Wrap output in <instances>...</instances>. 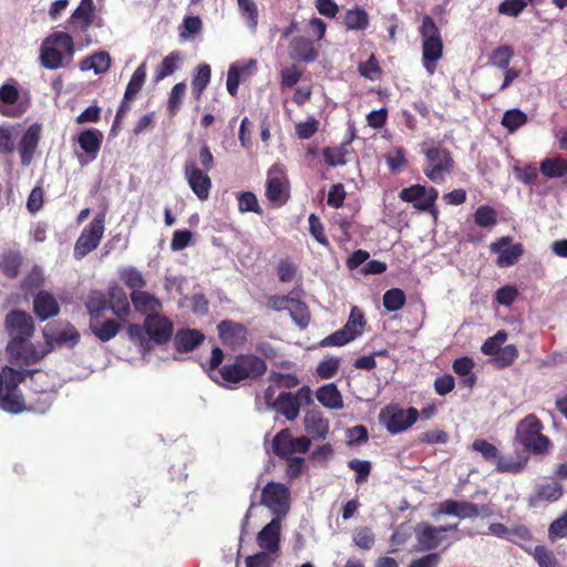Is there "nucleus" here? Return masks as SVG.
Instances as JSON below:
<instances>
[{"label": "nucleus", "mask_w": 567, "mask_h": 567, "mask_svg": "<svg viewBox=\"0 0 567 567\" xmlns=\"http://www.w3.org/2000/svg\"><path fill=\"white\" fill-rule=\"evenodd\" d=\"M256 65V61L249 60L246 63H234L229 66V70L227 72V91L230 95L235 96L238 91L239 83L241 79L249 75L250 70L254 69Z\"/></svg>", "instance_id": "c85d7f7f"}, {"label": "nucleus", "mask_w": 567, "mask_h": 567, "mask_svg": "<svg viewBox=\"0 0 567 567\" xmlns=\"http://www.w3.org/2000/svg\"><path fill=\"white\" fill-rule=\"evenodd\" d=\"M102 140L103 134L95 128L85 130L79 135V145L86 155V157L79 156V162L82 166L96 158L101 148Z\"/></svg>", "instance_id": "412c9836"}, {"label": "nucleus", "mask_w": 567, "mask_h": 567, "mask_svg": "<svg viewBox=\"0 0 567 567\" xmlns=\"http://www.w3.org/2000/svg\"><path fill=\"white\" fill-rule=\"evenodd\" d=\"M364 326L363 312L358 307H352L348 321L343 327L344 330L349 332L350 338L357 339L362 334Z\"/></svg>", "instance_id": "49530a36"}, {"label": "nucleus", "mask_w": 567, "mask_h": 567, "mask_svg": "<svg viewBox=\"0 0 567 567\" xmlns=\"http://www.w3.org/2000/svg\"><path fill=\"white\" fill-rule=\"evenodd\" d=\"M111 65V58L106 52H97L81 62V70H93L95 74L106 72Z\"/></svg>", "instance_id": "58836bf2"}, {"label": "nucleus", "mask_w": 567, "mask_h": 567, "mask_svg": "<svg viewBox=\"0 0 567 567\" xmlns=\"http://www.w3.org/2000/svg\"><path fill=\"white\" fill-rule=\"evenodd\" d=\"M305 430L315 440H324L329 433V420L321 412L309 411L303 417Z\"/></svg>", "instance_id": "bb28decb"}, {"label": "nucleus", "mask_w": 567, "mask_h": 567, "mask_svg": "<svg viewBox=\"0 0 567 567\" xmlns=\"http://www.w3.org/2000/svg\"><path fill=\"white\" fill-rule=\"evenodd\" d=\"M456 529V525L433 526L430 523L421 522L415 525L414 534L416 539V550L430 551L441 545L445 548L452 545L446 533Z\"/></svg>", "instance_id": "0eeeda50"}, {"label": "nucleus", "mask_w": 567, "mask_h": 567, "mask_svg": "<svg viewBox=\"0 0 567 567\" xmlns=\"http://www.w3.org/2000/svg\"><path fill=\"white\" fill-rule=\"evenodd\" d=\"M28 104L20 101V92L14 84L7 83L0 86V113L4 116H21Z\"/></svg>", "instance_id": "f3484780"}, {"label": "nucleus", "mask_w": 567, "mask_h": 567, "mask_svg": "<svg viewBox=\"0 0 567 567\" xmlns=\"http://www.w3.org/2000/svg\"><path fill=\"white\" fill-rule=\"evenodd\" d=\"M422 37V62L429 75L435 72V63L443 55V41L440 31L430 16H424L420 28Z\"/></svg>", "instance_id": "20e7f679"}, {"label": "nucleus", "mask_w": 567, "mask_h": 567, "mask_svg": "<svg viewBox=\"0 0 567 567\" xmlns=\"http://www.w3.org/2000/svg\"><path fill=\"white\" fill-rule=\"evenodd\" d=\"M542 174L547 178H564L567 176V161L559 157H547L540 162Z\"/></svg>", "instance_id": "f704fd0d"}, {"label": "nucleus", "mask_w": 567, "mask_h": 567, "mask_svg": "<svg viewBox=\"0 0 567 567\" xmlns=\"http://www.w3.org/2000/svg\"><path fill=\"white\" fill-rule=\"evenodd\" d=\"M181 62L182 55L178 52H172L165 56L156 69L154 76L155 82H161L172 75L179 68Z\"/></svg>", "instance_id": "4c0bfd02"}, {"label": "nucleus", "mask_w": 567, "mask_h": 567, "mask_svg": "<svg viewBox=\"0 0 567 567\" xmlns=\"http://www.w3.org/2000/svg\"><path fill=\"white\" fill-rule=\"evenodd\" d=\"M272 410L284 415L288 421H293L299 415L300 406L292 393L281 392L272 402Z\"/></svg>", "instance_id": "7c9ffc66"}, {"label": "nucleus", "mask_w": 567, "mask_h": 567, "mask_svg": "<svg viewBox=\"0 0 567 567\" xmlns=\"http://www.w3.org/2000/svg\"><path fill=\"white\" fill-rule=\"evenodd\" d=\"M567 536V511L557 519H555L548 528V537L550 540L560 539Z\"/></svg>", "instance_id": "338daca9"}, {"label": "nucleus", "mask_w": 567, "mask_h": 567, "mask_svg": "<svg viewBox=\"0 0 567 567\" xmlns=\"http://www.w3.org/2000/svg\"><path fill=\"white\" fill-rule=\"evenodd\" d=\"M185 92L186 84L184 82H179L172 87L167 104L168 112L172 116L179 111Z\"/></svg>", "instance_id": "680f3d73"}, {"label": "nucleus", "mask_w": 567, "mask_h": 567, "mask_svg": "<svg viewBox=\"0 0 567 567\" xmlns=\"http://www.w3.org/2000/svg\"><path fill=\"white\" fill-rule=\"evenodd\" d=\"M311 444V440L307 436L293 439L288 429L281 430L272 440L274 452L280 456L288 458L296 453H306Z\"/></svg>", "instance_id": "4468645a"}, {"label": "nucleus", "mask_w": 567, "mask_h": 567, "mask_svg": "<svg viewBox=\"0 0 567 567\" xmlns=\"http://www.w3.org/2000/svg\"><path fill=\"white\" fill-rule=\"evenodd\" d=\"M21 256L18 252L8 251L0 258V270L9 278H16L19 274Z\"/></svg>", "instance_id": "3c124183"}, {"label": "nucleus", "mask_w": 567, "mask_h": 567, "mask_svg": "<svg viewBox=\"0 0 567 567\" xmlns=\"http://www.w3.org/2000/svg\"><path fill=\"white\" fill-rule=\"evenodd\" d=\"M204 340L203 333L197 330L178 331L174 338L175 348L179 352H189L194 350Z\"/></svg>", "instance_id": "72a5a7b5"}, {"label": "nucleus", "mask_w": 567, "mask_h": 567, "mask_svg": "<svg viewBox=\"0 0 567 567\" xmlns=\"http://www.w3.org/2000/svg\"><path fill=\"white\" fill-rule=\"evenodd\" d=\"M85 306L91 316V319L99 317L101 311L109 308L107 298L101 291H92L87 297Z\"/></svg>", "instance_id": "6e6d98bb"}, {"label": "nucleus", "mask_w": 567, "mask_h": 567, "mask_svg": "<svg viewBox=\"0 0 567 567\" xmlns=\"http://www.w3.org/2000/svg\"><path fill=\"white\" fill-rule=\"evenodd\" d=\"M120 277L124 284L134 290H141L146 286V280L140 270L134 267H125L120 270Z\"/></svg>", "instance_id": "603ef678"}, {"label": "nucleus", "mask_w": 567, "mask_h": 567, "mask_svg": "<svg viewBox=\"0 0 567 567\" xmlns=\"http://www.w3.org/2000/svg\"><path fill=\"white\" fill-rule=\"evenodd\" d=\"M437 515H451L461 519L474 518L480 515V509L477 505L470 502L447 499L439 505L435 516Z\"/></svg>", "instance_id": "5701e85b"}, {"label": "nucleus", "mask_w": 567, "mask_h": 567, "mask_svg": "<svg viewBox=\"0 0 567 567\" xmlns=\"http://www.w3.org/2000/svg\"><path fill=\"white\" fill-rule=\"evenodd\" d=\"M473 367L474 362L468 357L458 358L453 363L454 372L464 378L462 383L467 388H472L476 381L475 375L472 373Z\"/></svg>", "instance_id": "a19ab883"}, {"label": "nucleus", "mask_w": 567, "mask_h": 567, "mask_svg": "<svg viewBox=\"0 0 567 567\" xmlns=\"http://www.w3.org/2000/svg\"><path fill=\"white\" fill-rule=\"evenodd\" d=\"M105 230V215L97 214L93 220L83 228L74 246V257L80 260L93 251L100 244Z\"/></svg>", "instance_id": "9d476101"}, {"label": "nucleus", "mask_w": 567, "mask_h": 567, "mask_svg": "<svg viewBox=\"0 0 567 567\" xmlns=\"http://www.w3.org/2000/svg\"><path fill=\"white\" fill-rule=\"evenodd\" d=\"M210 66L208 64H200L192 81L193 93L197 100L200 99L202 93L207 87L210 81Z\"/></svg>", "instance_id": "8fccbe9b"}, {"label": "nucleus", "mask_w": 567, "mask_h": 567, "mask_svg": "<svg viewBox=\"0 0 567 567\" xmlns=\"http://www.w3.org/2000/svg\"><path fill=\"white\" fill-rule=\"evenodd\" d=\"M437 190L433 187H425L422 185H413L403 188L399 197L406 203H413L414 207L420 210H430L437 198Z\"/></svg>", "instance_id": "dca6fc26"}, {"label": "nucleus", "mask_w": 567, "mask_h": 567, "mask_svg": "<svg viewBox=\"0 0 567 567\" xmlns=\"http://www.w3.org/2000/svg\"><path fill=\"white\" fill-rule=\"evenodd\" d=\"M289 56L299 62H313L318 58V49L312 40L296 37L289 43Z\"/></svg>", "instance_id": "b1692460"}, {"label": "nucleus", "mask_w": 567, "mask_h": 567, "mask_svg": "<svg viewBox=\"0 0 567 567\" xmlns=\"http://www.w3.org/2000/svg\"><path fill=\"white\" fill-rule=\"evenodd\" d=\"M267 370L264 359L254 354L238 355L230 364L224 365L219 371L223 384L230 386L245 379H254L262 375Z\"/></svg>", "instance_id": "f03ea898"}, {"label": "nucleus", "mask_w": 567, "mask_h": 567, "mask_svg": "<svg viewBox=\"0 0 567 567\" xmlns=\"http://www.w3.org/2000/svg\"><path fill=\"white\" fill-rule=\"evenodd\" d=\"M238 209L241 213L260 214V207L256 195L251 192H244L238 195Z\"/></svg>", "instance_id": "69168bd1"}, {"label": "nucleus", "mask_w": 567, "mask_h": 567, "mask_svg": "<svg viewBox=\"0 0 567 567\" xmlns=\"http://www.w3.org/2000/svg\"><path fill=\"white\" fill-rule=\"evenodd\" d=\"M527 122V115L518 109L508 110L504 113L502 125L514 132Z\"/></svg>", "instance_id": "4d7b16f0"}, {"label": "nucleus", "mask_w": 567, "mask_h": 567, "mask_svg": "<svg viewBox=\"0 0 567 567\" xmlns=\"http://www.w3.org/2000/svg\"><path fill=\"white\" fill-rule=\"evenodd\" d=\"M527 464V457L524 455H517L514 457H506L502 454L497 458L495 465L497 472L502 473H519Z\"/></svg>", "instance_id": "37998d69"}, {"label": "nucleus", "mask_w": 567, "mask_h": 567, "mask_svg": "<svg viewBox=\"0 0 567 567\" xmlns=\"http://www.w3.org/2000/svg\"><path fill=\"white\" fill-rule=\"evenodd\" d=\"M107 307L118 318H125L130 313V302L126 292L118 285L109 288Z\"/></svg>", "instance_id": "c756f323"}, {"label": "nucleus", "mask_w": 567, "mask_h": 567, "mask_svg": "<svg viewBox=\"0 0 567 567\" xmlns=\"http://www.w3.org/2000/svg\"><path fill=\"white\" fill-rule=\"evenodd\" d=\"M405 301V293L399 288H392L383 295V306L391 312L400 310Z\"/></svg>", "instance_id": "5fc2aeb1"}, {"label": "nucleus", "mask_w": 567, "mask_h": 567, "mask_svg": "<svg viewBox=\"0 0 567 567\" xmlns=\"http://www.w3.org/2000/svg\"><path fill=\"white\" fill-rule=\"evenodd\" d=\"M344 23L348 30H365L369 25V16L363 9L354 8L346 12Z\"/></svg>", "instance_id": "a18cd8bd"}, {"label": "nucleus", "mask_w": 567, "mask_h": 567, "mask_svg": "<svg viewBox=\"0 0 567 567\" xmlns=\"http://www.w3.org/2000/svg\"><path fill=\"white\" fill-rule=\"evenodd\" d=\"M173 322L163 315L146 317L143 326L130 324L127 327L130 338L138 342L145 350H150L155 344L168 342L173 336Z\"/></svg>", "instance_id": "f257e3e1"}, {"label": "nucleus", "mask_w": 567, "mask_h": 567, "mask_svg": "<svg viewBox=\"0 0 567 567\" xmlns=\"http://www.w3.org/2000/svg\"><path fill=\"white\" fill-rule=\"evenodd\" d=\"M514 56V49L511 45H501L492 51L488 56V64L498 69H506Z\"/></svg>", "instance_id": "09e8293b"}, {"label": "nucleus", "mask_w": 567, "mask_h": 567, "mask_svg": "<svg viewBox=\"0 0 567 567\" xmlns=\"http://www.w3.org/2000/svg\"><path fill=\"white\" fill-rule=\"evenodd\" d=\"M281 519L272 518L257 535V544L262 551L275 554L279 550Z\"/></svg>", "instance_id": "aec40b11"}, {"label": "nucleus", "mask_w": 567, "mask_h": 567, "mask_svg": "<svg viewBox=\"0 0 567 567\" xmlns=\"http://www.w3.org/2000/svg\"><path fill=\"white\" fill-rule=\"evenodd\" d=\"M491 250L498 255L497 265L499 267H508L514 265L523 254L520 244L511 245L509 237H503L491 244Z\"/></svg>", "instance_id": "4be33fe9"}, {"label": "nucleus", "mask_w": 567, "mask_h": 567, "mask_svg": "<svg viewBox=\"0 0 567 567\" xmlns=\"http://www.w3.org/2000/svg\"><path fill=\"white\" fill-rule=\"evenodd\" d=\"M352 540L359 548L369 550L374 545V534L368 527H358L353 530Z\"/></svg>", "instance_id": "052dcab7"}, {"label": "nucleus", "mask_w": 567, "mask_h": 567, "mask_svg": "<svg viewBox=\"0 0 567 567\" xmlns=\"http://www.w3.org/2000/svg\"><path fill=\"white\" fill-rule=\"evenodd\" d=\"M563 495L561 485L557 482H547L539 484L536 487L535 495L533 496L534 502L547 501L555 502Z\"/></svg>", "instance_id": "ea45409f"}, {"label": "nucleus", "mask_w": 567, "mask_h": 567, "mask_svg": "<svg viewBox=\"0 0 567 567\" xmlns=\"http://www.w3.org/2000/svg\"><path fill=\"white\" fill-rule=\"evenodd\" d=\"M131 300L136 311L146 317L161 315L162 302L152 293L143 290H134L131 293Z\"/></svg>", "instance_id": "393cba45"}, {"label": "nucleus", "mask_w": 567, "mask_h": 567, "mask_svg": "<svg viewBox=\"0 0 567 567\" xmlns=\"http://www.w3.org/2000/svg\"><path fill=\"white\" fill-rule=\"evenodd\" d=\"M33 310L38 318L43 321L59 313L60 307L52 295L40 291L33 300Z\"/></svg>", "instance_id": "cd10ccee"}, {"label": "nucleus", "mask_w": 567, "mask_h": 567, "mask_svg": "<svg viewBox=\"0 0 567 567\" xmlns=\"http://www.w3.org/2000/svg\"><path fill=\"white\" fill-rule=\"evenodd\" d=\"M28 340H10L8 343L7 351L13 364L19 367L33 364L49 352L48 350L37 351Z\"/></svg>", "instance_id": "2eb2a0df"}, {"label": "nucleus", "mask_w": 567, "mask_h": 567, "mask_svg": "<svg viewBox=\"0 0 567 567\" xmlns=\"http://www.w3.org/2000/svg\"><path fill=\"white\" fill-rule=\"evenodd\" d=\"M24 373L10 367H3L0 371V409L18 414L24 410V400L19 390V383Z\"/></svg>", "instance_id": "7ed1b4c3"}, {"label": "nucleus", "mask_w": 567, "mask_h": 567, "mask_svg": "<svg viewBox=\"0 0 567 567\" xmlns=\"http://www.w3.org/2000/svg\"><path fill=\"white\" fill-rule=\"evenodd\" d=\"M317 400L327 409L341 410L343 399L334 383L320 386L316 392Z\"/></svg>", "instance_id": "2f4dec72"}, {"label": "nucleus", "mask_w": 567, "mask_h": 567, "mask_svg": "<svg viewBox=\"0 0 567 567\" xmlns=\"http://www.w3.org/2000/svg\"><path fill=\"white\" fill-rule=\"evenodd\" d=\"M472 449L483 456V458L487 462L496 463L501 453L497 447L486 440L477 439L472 443Z\"/></svg>", "instance_id": "bf43d9fd"}, {"label": "nucleus", "mask_w": 567, "mask_h": 567, "mask_svg": "<svg viewBox=\"0 0 567 567\" xmlns=\"http://www.w3.org/2000/svg\"><path fill=\"white\" fill-rule=\"evenodd\" d=\"M48 351L55 348H73L80 341L79 331L68 322H53L43 330Z\"/></svg>", "instance_id": "9b49d317"}, {"label": "nucleus", "mask_w": 567, "mask_h": 567, "mask_svg": "<svg viewBox=\"0 0 567 567\" xmlns=\"http://www.w3.org/2000/svg\"><path fill=\"white\" fill-rule=\"evenodd\" d=\"M474 221L480 227L492 228L497 223L496 210L491 206L482 205L474 213Z\"/></svg>", "instance_id": "864d4df0"}, {"label": "nucleus", "mask_w": 567, "mask_h": 567, "mask_svg": "<svg viewBox=\"0 0 567 567\" xmlns=\"http://www.w3.org/2000/svg\"><path fill=\"white\" fill-rule=\"evenodd\" d=\"M266 197L276 205H282L288 199V179L282 165H274L268 171Z\"/></svg>", "instance_id": "ddd939ff"}, {"label": "nucleus", "mask_w": 567, "mask_h": 567, "mask_svg": "<svg viewBox=\"0 0 567 567\" xmlns=\"http://www.w3.org/2000/svg\"><path fill=\"white\" fill-rule=\"evenodd\" d=\"M274 561L271 554L260 551L246 558V567H271Z\"/></svg>", "instance_id": "774afa93"}, {"label": "nucleus", "mask_w": 567, "mask_h": 567, "mask_svg": "<svg viewBox=\"0 0 567 567\" xmlns=\"http://www.w3.org/2000/svg\"><path fill=\"white\" fill-rule=\"evenodd\" d=\"M347 145L340 147H327L323 151V157L330 166H341L346 164Z\"/></svg>", "instance_id": "e2e57ef3"}, {"label": "nucleus", "mask_w": 567, "mask_h": 567, "mask_svg": "<svg viewBox=\"0 0 567 567\" xmlns=\"http://www.w3.org/2000/svg\"><path fill=\"white\" fill-rule=\"evenodd\" d=\"M6 328L11 336V340L29 339L34 331L31 316L23 311H11L8 313Z\"/></svg>", "instance_id": "6ab92c4d"}, {"label": "nucleus", "mask_w": 567, "mask_h": 567, "mask_svg": "<svg viewBox=\"0 0 567 567\" xmlns=\"http://www.w3.org/2000/svg\"><path fill=\"white\" fill-rule=\"evenodd\" d=\"M261 504L268 507L276 518H282L289 509L288 487L281 483H268L262 489Z\"/></svg>", "instance_id": "f8f14e48"}, {"label": "nucleus", "mask_w": 567, "mask_h": 567, "mask_svg": "<svg viewBox=\"0 0 567 567\" xmlns=\"http://www.w3.org/2000/svg\"><path fill=\"white\" fill-rule=\"evenodd\" d=\"M532 555L538 567H561L554 553L545 546H536Z\"/></svg>", "instance_id": "13d9d810"}, {"label": "nucleus", "mask_w": 567, "mask_h": 567, "mask_svg": "<svg viewBox=\"0 0 567 567\" xmlns=\"http://www.w3.org/2000/svg\"><path fill=\"white\" fill-rule=\"evenodd\" d=\"M41 134V125L34 123L28 127L20 141V155L23 165H28L31 162L32 155L39 144Z\"/></svg>", "instance_id": "a878e982"}, {"label": "nucleus", "mask_w": 567, "mask_h": 567, "mask_svg": "<svg viewBox=\"0 0 567 567\" xmlns=\"http://www.w3.org/2000/svg\"><path fill=\"white\" fill-rule=\"evenodd\" d=\"M219 337L225 343L235 346L246 340V329L244 326L224 320L218 324Z\"/></svg>", "instance_id": "473e14b6"}, {"label": "nucleus", "mask_w": 567, "mask_h": 567, "mask_svg": "<svg viewBox=\"0 0 567 567\" xmlns=\"http://www.w3.org/2000/svg\"><path fill=\"white\" fill-rule=\"evenodd\" d=\"M540 430L542 423L535 415L530 414L518 424L516 435L525 447L542 453L547 450L549 441L540 433Z\"/></svg>", "instance_id": "1a4fd4ad"}, {"label": "nucleus", "mask_w": 567, "mask_h": 567, "mask_svg": "<svg viewBox=\"0 0 567 567\" xmlns=\"http://www.w3.org/2000/svg\"><path fill=\"white\" fill-rule=\"evenodd\" d=\"M287 311L300 328H306L309 324L310 312L307 305L301 300L292 298L290 303H288Z\"/></svg>", "instance_id": "79ce46f5"}, {"label": "nucleus", "mask_w": 567, "mask_h": 567, "mask_svg": "<svg viewBox=\"0 0 567 567\" xmlns=\"http://www.w3.org/2000/svg\"><path fill=\"white\" fill-rule=\"evenodd\" d=\"M518 357V350L514 344H508L498 351V354L494 358L495 365L498 368H505L511 365Z\"/></svg>", "instance_id": "0e129e2a"}, {"label": "nucleus", "mask_w": 567, "mask_h": 567, "mask_svg": "<svg viewBox=\"0 0 567 567\" xmlns=\"http://www.w3.org/2000/svg\"><path fill=\"white\" fill-rule=\"evenodd\" d=\"M184 173L189 187L196 194L198 199H207L212 188V181L207 175V172L198 168L195 162L187 161L184 166Z\"/></svg>", "instance_id": "a211bd4d"}, {"label": "nucleus", "mask_w": 567, "mask_h": 567, "mask_svg": "<svg viewBox=\"0 0 567 567\" xmlns=\"http://www.w3.org/2000/svg\"><path fill=\"white\" fill-rule=\"evenodd\" d=\"M93 0H81L80 6L71 16V23L76 24L81 30H86L93 21Z\"/></svg>", "instance_id": "c9c22d12"}, {"label": "nucleus", "mask_w": 567, "mask_h": 567, "mask_svg": "<svg viewBox=\"0 0 567 567\" xmlns=\"http://www.w3.org/2000/svg\"><path fill=\"white\" fill-rule=\"evenodd\" d=\"M90 328L102 342L113 339L118 332V324L115 321H101L99 317L91 319Z\"/></svg>", "instance_id": "e433bc0d"}, {"label": "nucleus", "mask_w": 567, "mask_h": 567, "mask_svg": "<svg viewBox=\"0 0 567 567\" xmlns=\"http://www.w3.org/2000/svg\"><path fill=\"white\" fill-rule=\"evenodd\" d=\"M238 9L250 31L255 32L258 25V9L254 0H237Z\"/></svg>", "instance_id": "c03bdc74"}, {"label": "nucleus", "mask_w": 567, "mask_h": 567, "mask_svg": "<svg viewBox=\"0 0 567 567\" xmlns=\"http://www.w3.org/2000/svg\"><path fill=\"white\" fill-rule=\"evenodd\" d=\"M419 417V411L415 408L403 409L398 404H390L381 410L379 414L380 423L391 434H399L411 427Z\"/></svg>", "instance_id": "6e6552de"}, {"label": "nucleus", "mask_w": 567, "mask_h": 567, "mask_svg": "<svg viewBox=\"0 0 567 567\" xmlns=\"http://www.w3.org/2000/svg\"><path fill=\"white\" fill-rule=\"evenodd\" d=\"M73 53V40L64 32L50 35L41 45L40 62L49 70L62 66L63 56Z\"/></svg>", "instance_id": "39448f33"}, {"label": "nucleus", "mask_w": 567, "mask_h": 567, "mask_svg": "<svg viewBox=\"0 0 567 567\" xmlns=\"http://www.w3.org/2000/svg\"><path fill=\"white\" fill-rule=\"evenodd\" d=\"M146 79V63L143 62L134 71L125 90V100H133L141 91Z\"/></svg>", "instance_id": "de8ad7c7"}, {"label": "nucleus", "mask_w": 567, "mask_h": 567, "mask_svg": "<svg viewBox=\"0 0 567 567\" xmlns=\"http://www.w3.org/2000/svg\"><path fill=\"white\" fill-rule=\"evenodd\" d=\"M423 153L426 159L423 173L432 182L437 184L443 183L453 168L454 162L451 153L440 146H423Z\"/></svg>", "instance_id": "423d86ee"}]
</instances>
